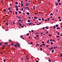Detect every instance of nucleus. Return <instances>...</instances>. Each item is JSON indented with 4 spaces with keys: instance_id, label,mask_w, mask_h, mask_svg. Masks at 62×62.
Here are the masks:
<instances>
[{
    "instance_id": "f257e3e1",
    "label": "nucleus",
    "mask_w": 62,
    "mask_h": 62,
    "mask_svg": "<svg viewBox=\"0 0 62 62\" xmlns=\"http://www.w3.org/2000/svg\"><path fill=\"white\" fill-rule=\"evenodd\" d=\"M16 45H18V47H20V44H19V43H16Z\"/></svg>"
},
{
    "instance_id": "f03ea898",
    "label": "nucleus",
    "mask_w": 62,
    "mask_h": 62,
    "mask_svg": "<svg viewBox=\"0 0 62 62\" xmlns=\"http://www.w3.org/2000/svg\"><path fill=\"white\" fill-rule=\"evenodd\" d=\"M21 5H22V6H21V7L23 6V2L22 1H21Z\"/></svg>"
},
{
    "instance_id": "7ed1b4c3",
    "label": "nucleus",
    "mask_w": 62,
    "mask_h": 62,
    "mask_svg": "<svg viewBox=\"0 0 62 62\" xmlns=\"http://www.w3.org/2000/svg\"><path fill=\"white\" fill-rule=\"evenodd\" d=\"M11 8H10V7H9L8 8V10H10Z\"/></svg>"
},
{
    "instance_id": "20e7f679",
    "label": "nucleus",
    "mask_w": 62,
    "mask_h": 62,
    "mask_svg": "<svg viewBox=\"0 0 62 62\" xmlns=\"http://www.w3.org/2000/svg\"><path fill=\"white\" fill-rule=\"evenodd\" d=\"M15 8H18V7L17 5L15 6Z\"/></svg>"
},
{
    "instance_id": "39448f33",
    "label": "nucleus",
    "mask_w": 62,
    "mask_h": 62,
    "mask_svg": "<svg viewBox=\"0 0 62 62\" xmlns=\"http://www.w3.org/2000/svg\"><path fill=\"white\" fill-rule=\"evenodd\" d=\"M14 46H15V47H17V45L16 44V45H14Z\"/></svg>"
},
{
    "instance_id": "423d86ee",
    "label": "nucleus",
    "mask_w": 62,
    "mask_h": 62,
    "mask_svg": "<svg viewBox=\"0 0 62 62\" xmlns=\"http://www.w3.org/2000/svg\"><path fill=\"white\" fill-rule=\"evenodd\" d=\"M26 5H25V6H26V7H27V6H28V4L27 3H26Z\"/></svg>"
},
{
    "instance_id": "0eeeda50",
    "label": "nucleus",
    "mask_w": 62,
    "mask_h": 62,
    "mask_svg": "<svg viewBox=\"0 0 62 62\" xmlns=\"http://www.w3.org/2000/svg\"><path fill=\"white\" fill-rule=\"evenodd\" d=\"M48 36H49V37H51V36H52V35L48 34Z\"/></svg>"
},
{
    "instance_id": "6e6552de",
    "label": "nucleus",
    "mask_w": 62,
    "mask_h": 62,
    "mask_svg": "<svg viewBox=\"0 0 62 62\" xmlns=\"http://www.w3.org/2000/svg\"><path fill=\"white\" fill-rule=\"evenodd\" d=\"M9 11L10 12V13H12V11L11 10H10H10Z\"/></svg>"
},
{
    "instance_id": "1a4fd4ad",
    "label": "nucleus",
    "mask_w": 62,
    "mask_h": 62,
    "mask_svg": "<svg viewBox=\"0 0 62 62\" xmlns=\"http://www.w3.org/2000/svg\"><path fill=\"white\" fill-rule=\"evenodd\" d=\"M50 19H51V18H49L47 19V21H49V20H50Z\"/></svg>"
},
{
    "instance_id": "9d476101",
    "label": "nucleus",
    "mask_w": 62,
    "mask_h": 62,
    "mask_svg": "<svg viewBox=\"0 0 62 62\" xmlns=\"http://www.w3.org/2000/svg\"><path fill=\"white\" fill-rule=\"evenodd\" d=\"M5 44L6 45H7V44H8V43L7 42H6V43H5Z\"/></svg>"
},
{
    "instance_id": "9b49d317",
    "label": "nucleus",
    "mask_w": 62,
    "mask_h": 62,
    "mask_svg": "<svg viewBox=\"0 0 62 62\" xmlns=\"http://www.w3.org/2000/svg\"><path fill=\"white\" fill-rule=\"evenodd\" d=\"M60 29V28L59 27H57V29Z\"/></svg>"
},
{
    "instance_id": "f8f14e48",
    "label": "nucleus",
    "mask_w": 62,
    "mask_h": 62,
    "mask_svg": "<svg viewBox=\"0 0 62 62\" xmlns=\"http://www.w3.org/2000/svg\"><path fill=\"white\" fill-rule=\"evenodd\" d=\"M26 14H27L28 15L29 14V12H28V13H27Z\"/></svg>"
},
{
    "instance_id": "ddd939ff",
    "label": "nucleus",
    "mask_w": 62,
    "mask_h": 62,
    "mask_svg": "<svg viewBox=\"0 0 62 62\" xmlns=\"http://www.w3.org/2000/svg\"><path fill=\"white\" fill-rule=\"evenodd\" d=\"M56 37L57 38H59V36H57Z\"/></svg>"
},
{
    "instance_id": "4468645a",
    "label": "nucleus",
    "mask_w": 62,
    "mask_h": 62,
    "mask_svg": "<svg viewBox=\"0 0 62 62\" xmlns=\"http://www.w3.org/2000/svg\"><path fill=\"white\" fill-rule=\"evenodd\" d=\"M35 7H36L35 6H34L33 7V8H33L34 9H35Z\"/></svg>"
},
{
    "instance_id": "2eb2a0df",
    "label": "nucleus",
    "mask_w": 62,
    "mask_h": 62,
    "mask_svg": "<svg viewBox=\"0 0 62 62\" xmlns=\"http://www.w3.org/2000/svg\"><path fill=\"white\" fill-rule=\"evenodd\" d=\"M53 52H54V50L53 49L52 51V53H53Z\"/></svg>"
},
{
    "instance_id": "dca6fc26",
    "label": "nucleus",
    "mask_w": 62,
    "mask_h": 62,
    "mask_svg": "<svg viewBox=\"0 0 62 62\" xmlns=\"http://www.w3.org/2000/svg\"><path fill=\"white\" fill-rule=\"evenodd\" d=\"M36 37H37L38 38V37H39V35H37L36 36Z\"/></svg>"
},
{
    "instance_id": "f3484780",
    "label": "nucleus",
    "mask_w": 62,
    "mask_h": 62,
    "mask_svg": "<svg viewBox=\"0 0 62 62\" xmlns=\"http://www.w3.org/2000/svg\"><path fill=\"white\" fill-rule=\"evenodd\" d=\"M18 18H19V19H21V17H18Z\"/></svg>"
},
{
    "instance_id": "a211bd4d",
    "label": "nucleus",
    "mask_w": 62,
    "mask_h": 62,
    "mask_svg": "<svg viewBox=\"0 0 62 62\" xmlns=\"http://www.w3.org/2000/svg\"><path fill=\"white\" fill-rule=\"evenodd\" d=\"M60 55H61V57H62V54H60Z\"/></svg>"
},
{
    "instance_id": "6ab92c4d",
    "label": "nucleus",
    "mask_w": 62,
    "mask_h": 62,
    "mask_svg": "<svg viewBox=\"0 0 62 62\" xmlns=\"http://www.w3.org/2000/svg\"><path fill=\"white\" fill-rule=\"evenodd\" d=\"M49 41H50L49 40H48V41L47 42V43H49Z\"/></svg>"
},
{
    "instance_id": "aec40b11",
    "label": "nucleus",
    "mask_w": 62,
    "mask_h": 62,
    "mask_svg": "<svg viewBox=\"0 0 62 62\" xmlns=\"http://www.w3.org/2000/svg\"><path fill=\"white\" fill-rule=\"evenodd\" d=\"M42 45H43V46H45V44H42Z\"/></svg>"
},
{
    "instance_id": "412c9836",
    "label": "nucleus",
    "mask_w": 62,
    "mask_h": 62,
    "mask_svg": "<svg viewBox=\"0 0 62 62\" xmlns=\"http://www.w3.org/2000/svg\"><path fill=\"white\" fill-rule=\"evenodd\" d=\"M19 25H20V26H21V25H22V24H21V23H20L19 24Z\"/></svg>"
},
{
    "instance_id": "4be33fe9",
    "label": "nucleus",
    "mask_w": 62,
    "mask_h": 62,
    "mask_svg": "<svg viewBox=\"0 0 62 62\" xmlns=\"http://www.w3.org/2000/svg\"><path fill=\"white\" fill-rule=\"evenodd\" d=\"M16 11H18V10H19V9L17 8H16Z\"/></svg>"
},
{
    "instance_id": "5701e85b",
    "label": "nucleus",
    "mask_w": 62,
    "mask_h": 62,
    "mask_svg": "<svg viewBox=\"0 0 62 62\" xmlns=\"http://www.w3.org/2000/svg\"><path fill=\"white\" fill-rule=\"evenodd\" d=\"M2 46H3V47H5V45H3Z\"/></svg>"
},
{
    "instance_id": "b1692460",
    "label": "nucleus",
    "mask_w": 62,
    "mask_h": 62,
    "mask_svg": "<svg viewBox=\"0 0 62 62\" xmlns=\"http://www.w3.org/2000/svg\"><path fill=\"white\" fill-rule=\"evenodd\" d=\"M23 36L21 35V36H20V38H23Z\"/></svg>"
},
{
    "instance_id": "393cba45",
    "label": "nucleus",
    "mask_w": 62,
    "mask_h": 62,
    "mask_svg": "<svg viewBox=\"0 0 62 62\" xmlns=\"http://www.w3.org/2000/svg\"><path fill=\"white\" fill-rule=\"evenodd\" d=\"M55 4H56V6H57V5H58V3H56Z\"/></svg>"
},
{
    "instance_id": "a878e982",
    "label": "nucleus",
    "mask_w": 62,
    "mask_h": 62,
    "mask_svg": "<svg viewBox=\"0 0 62 62\" xmlns=\"http://www.w3.org/2000/svg\"><path fill=\"white\" fill-rule=\"evenodd\" d=\"M56 27H58V26L56 24Z\"/></svg>"
},
{
    "instance_id": "bb28decb",
    "label": "nucleus",
    "mask_w": 62,
    "mask_h": 62,
    "mask_svg": "<svg viewBox=\"0 0 62 62\" xmlns=\"http://www.w3.org/2000/svg\"><path fill=\"white\" fill-rule=\"evenodd\" d=\"M45 29V28H44V27L42 29L43 30H44Z\"/></svg>"
},
{
    "instance_id": "cd10ccee",
    "label": "nucleus",
    "mask_w": 62,
    "mask_h": 62,
    "mask_svg": "<svg viewBox=\"0 0 62 62\" xmlns=\"http://www.w3.org/2000/svg\"><path fill=\"white\" fill-rule=\"evenodd\" d=\"M29 33H28L27 34H26V35L27 36H28L29 35Z\"/></svg>"
},
{
    "instance_id": "c85d7f7f",
    "label": "nucleus",
    "mask_w": 62,
    "mask_h": 62,
    "mask_svg": "<svg viewBox=\"0 0 62 62\" xmlns=\"http://www.w3.org/2000/svg\"><path fill=\"white\" fill-rule=\"evenodd\" d=\"M46 29H49V28H48L47 27H46Z\"/></svg>"
},
{
    "instance_id": "c756f323",
    "label": "nucleus",
    "mask_w": 62,
    "mask_h": 62,
    "mask_svg": "<svg viewBox=\"0 0 62 62\" xmlns=\"http://www.w3.org/2000/svg\"><path fill=\"white\" fill-rule=\"evenodd\" d=\"M40 50L41 51H42V48H40Z\"/></svg>"
},
{
    "instance_id": "7c9ffc66",
    "label": "nucleus",
    "mask_w": 62,
    "mask_h": 62,
    "mask_svg": "<svg viewBox=\"0 0 62 62\" xmlns=\"http://www.w3.org/2000/svg\"><path fill=\"white\" fill-rule=\"evenodd\" d=\"M3 10H4V12H6V10H5V9H4Z\"/></svg>"
},
{
    "instance_id": "2f4dec72",
    "label": "nucleus",
    "mask_w": 62,
    "mask_h": 62,
    "mask_svg": "<svg viewBox=\"0 0 62 62\" xmlns=\"http://www.w3.org/2000/svg\"><path fill=\"white\" fill-rule=\"evenodd\" d=\"M16 5H17V4H18V2H16Z\"/></svg>"
},
{
    "instance_id": "473e14b6",
    "label": "nucleus",
    "mask_w": 62,
    "mask_h": 62,
    "mask_svg": "<svg viewBox=\"0 0 62 62\" xmlns=\"http://www.w3.org/2000/svg\"><path fill=\"white\" fill-rule=\"evenodd\" d=\"M28 22H31V21H30V20H28Z\"/></svg>"
},
{
    "instance_id": "72a5a7b5",
    "label": "nucleus",
    "mask_w": 62,
    "mask_h": 62,
    "mask_svg": "<svg viewBox=\"0 0 62 62\" xmlns=\"http://www.w3.org/2000/svg\"><path fill=\"white\" fill-rule=\"evenodd\" d=\"M34 18L35 19H37V17H34Z\"/></svg>"
},
{
    "instance_id": "f704fd0d",
    "label": "nucleus",
    "mask_w": 62,
    "mask_h": 62,
    "mask_svg": "<svg viewBox=\"0 0 62 62\" xmlns=\"http://www.w3.org/2000/svg\"><path fill=\"white\" fill-rule=\"evenodd\" d=\"M34 15H37V14H38V13L37 14L34 13Z\"/></svg>"
},
{
    "instance_id": "c9c22d12",
    "label": "nucleus",
    "mask_w": 62,
    "mask_h": 62,
    "mask_svg": "<svg viewBox=\"0 0 62 62\" xmlns=\"http://www.w3.org/2000/svg\"><path fill=\"white\" fill-rule=\"evenodd\" d=\"M31 44H33V43L32 42H31L30 43Z\"/></svg>"
},
{
    "instance_id": "e433bc0d",
    "label": "nucleus",
    "mask_w": 62,
    "mask_h": 62,
    "mask_svg": "<svg viewBox=\"0 0 62 62\" xmlns=\"http://www.w3.org/2000/svg\"><path fill=\"white\" fill-rule=\"evenodd\" d=\"M51 45H53V42H51Z\"/></svg>"
},
{
    "instance_id": "4c0bfd02",
    "label": "nucleus",
    "mask_w": 62,
    "mask_h": 62,
    "mask_svg": "<svg viewBox=\"0 0 62 62\" xmlns=\"http://www.w3.org/2000/svg\"><path fill=\"white\" fill-rule=\"evenodd\" d=\"M50 15H53V14H52V13H51L50 14Z\"/></svg>"
},
{
    "instance_id": "58836bf2",
    "label": "nucleus",
    "mask_w": 62,
    "mask_h": 62,
    "mask_svg": "<svg viewBox=\"0 0 62 62\" xmlns=\"http://www.w3.org/2000/svg\"><path fill=\"white\" fill-rule=\"evenodd\" d=\"M7 25H8V23H6Z\"/></svg>"
},
{
    "instance_id": "ea45409f",
    "label": "nucleus",
    "mask_w": 62,
    "mask_h": 62,
    "mask_svg": "<svg viewBox=\"0 0 62 62\" xmlns=\"http://www.w3.org/2000/svg\"><path fill=\"white\" fill-rule=\"evenodd\" d=\"M6 59H5L4 60H3V61L4 62H6Z\"/></svg>"
},
{
    "instance_id": "a19ab883",
    "label": "nucleus",
    "mask_w": 62,
    "mask_h": 62,
    "mask_svg": "<svg viewBox=\"0 0 62 62\" xmlns=\"http://www.w3.org/2000/svg\"><path fill=\"white\" fill-rule=\"evenodd\" d=\"M37 45H38V46H39V44H37Z\"/></svg>"
},
{
    "instance_id": "79ce46f5",
    "label": "nucleus",
    "mask_w": 62,
    "mask_h": 62,
    "mask_svg": "<svg viewBox=\"0 0 62 62\" xmlns=\"http://www.w3.org/2000/svg\"><path fill=\"white\" fill-rule=\"evenodd\" d=\"M54 49H56V47H54Z\"/></svg>"
},
{
    "instance_id": "37998d69",
    "label": "nucleus",
    "mask_w": 62,
    "mask_h": 62,
    "mask_svg": "<svg viewBox=\"0 0 62 62\" xmlns=\"http://www.w3.org/2000/svg\"><path fill=\"white\" fill-rule=\"evenodd\" d=\"M51 59H50V60H48L49 61V62H51Z\"/></svg>"
},
{
    "instance_id": "c03bdc74",
    "label": "nucleus",
    "mask_w": 62,
    "mask_h": 62,
    "mask_svg": "<svg viewBox=\"0 0 62 62\" xmlns=\"http://www.w3.org/2000/svg\"><path fill=\"white\" fill-rule=\"evenodd\" d=\"M46 34H47V33H48V31H47V32H46Z\"/></svg>"
},
{
    "instance_id": "a18cd8bd",
    "label": "nucleus",
    "mask_w": 62,
    "mask_h": 62,
    "mask_svg": "<svg viewBox=\"0 0 62 62\" xmlns=\"http://www.w3.org/2000/svg\"><path fill=\"white\" fill-rule=\"evenodd\" d=\"M35 34V35H37V33H36Z\"/></svg>"
},
{
    "instance_id": "49530a36",
    "label": "nucleus",
    "mask_w": 62,
    "mask_h": 62,
    "mask_svg": "<svg viewBox=\"0 0 62 62\" xmlns=\"http://www.w3.org/2000/svg\"><path fill=\"white\" fill-rule=\"evenodd\" d=\"M55 26H54V29H55Z\"/></svg>"
},
{
    "instance_id": "de8ad7c7",
    "label": "nucleus",
    "mask_w": 62,
    "mask_h": 62,
    "mask_svg": "<svg viewBox=\"0 0 62 62\" xmlns=\"http://www.w3.org/2000/svg\"><path fill=\"white\" fill-rule=\"evenodd\" d=\"M2 43H0V46H1V45H2Z\"/></svg>"
},
{
    "instance_id": "09e8293b",
    "label": "nucleus",
    "mask_w": 62,
    "mask_h": 62,
    "mask_svg": "<svg viewBox=\"0 0 62 62\" xmlns=\"http://www.w3.org/2000/svg\"><path fill=\"white\" fill-rule=\"evenodd\" d=\"M26 59H27V60H28L29 59V58H26Z\"/></svg>"
},
{
    "instance_id": "8fccbe9b",
    "label": "nucleus",
    "mask_w": 62,
    "mask_h": 62,
    "mask_svg": "<svg viewBox=\"0 0 62 62\" xmlns=\"http://www.w3.org/2000/svg\"><path fill=\"white\" fill-rule=\"evenodd\" d=\"M21 27H22V28H23L24 26H21Z\"/></svg>"
},
{
    "instance_id": "3c124183",
    "label": "nucleus",
    "mask_w": 62,
    "mask_h": 62,
    "mask_svg": "<svg viewBox=\"0 0 62 62\" xmlns=\"http://www.w3.org/2000/svg\"><path fill=\"white\" fill-rule=\"evenodd\" d=\"M60 0H58V2H60Z\"/></svg>"
},
{
    "instance_id": "603ef678",
    "label": "nucleus",
    "mask_w": 62,
    "mask_h": 62,
    "mask_svg": "<svg viewBox=\"0 0 62 62\" xmlns=\"http://www.w3.org/2000/svg\"><path fill=\"white\" fill-rule=\"evenodd\" d=\"M2 49H5V47H3L2 48Z\"/></svg>"
},
{
    "instance_id": "864d4df0",
    "label": "nucleus",
    "mask_w": 62,
    "mask_h": 62,
    "mask_svg": "<svg viewBox=\"0 0 62 62\" xmlns=\"http://www.w3.org/2000/svg\"><path fill=\"white\" fill-rule=\"evenodd\" d=\"M42 21L44 20V18H42Z\"/></svg>"
},
{
    "instance_id": "5fc2aeb1",
    "label": "nucleus",
    "mask_w": 62,
    "mask_h": 62,
    "mask_svg": "<svg viewBox=\"0 0 62 62\" xmlns=\"http://www.w3.org/2000/svg\"><path fill=\"white\" fill-rule=\"evenodd\" d=\"M6 30H7V31H8V29H6Z\"/></svg>"
},
{
    "instance_id": "6e6d98bb",
    "label": "nucleus",
    "mask_w": 62,
    "mask_h": 62,
    "mask_svg": "<svg viewBox=\"0 0 62 62\" xmlns=\"http://www.w3.org/2000/svg\"><path fill=\"white\" fill-rule=\"evenodd\" d=\"M46 47H48V45H46Z\"/></svg>"
},
{
    "instance_id": "4d7b16f0",
    "label": "nucleus",
    "mask_w": 62,
    "mask_h": 62,
    "mask_svg": "<svg viewBox=\"0 0 62 62\" xmlns=\"http://www.w3.org/2000/svg\"><path fill=\"white\" fill-rule=\"evenodd\" d=\"M42 43H44V41H42Z\"/></svg>"
},
{
    "instance_id": "13d9d810",
    "label": "nucleus",
    "mask_w": 62,
    "mask_h": 62,
    "mask_svg": "<svg viewBox=\"0 0 62 62\" xmlns=\"http://www.w3.org/2000/svg\"><path fill=\"white\" fill-rule=\"evenodd\" d=\"M39 24H41V23H39Z\"/></svg>"
},
{
    "instance_id": "bf43d9fd",
    "label": "nucleus",
    "mask_w": 62,
    "mask_h": 62,
    "mask_svg": "<svg viewBox=\"0 0 62 62\" xmlns=\"http://www.w3.org/2000/svg\"><path fill=\"white\" fill-rule=\"evenodd\" d=\"M58 33L57 34V35H59V34H60V33H59V32H58Z\"/></svg>"
},
{
    "instance_id": "052dcab7",
    "label": "nucleus",
    "mask_w": 62,
    "mask_h": 62,
    "mask_svg": "<svg viewBox=\"0 0 62 62\" xmlns=\"http://www.w3.org/2000/svg\"><path fill=\"white\" fill-rule=\"evenodd\" d=\"M54 39H53L52 40V41H54Z\"/></svg>"
},
{
    "instance_id": "680f3d73",
    "label": "nucleus",
    "mask_w": 62,
    "mask_h": 62,
    "mask_svg": "<svg viewBox=\"0 0 62 62\" xmlns=\"http://www.w3.org/2000/svg\"><path fill=\"white\" fill-rule=\"evenodd\" d=\"M38 20H39V21H41V19H38Z\"/></svg>"
},
{
    "instance_id": "e2e57ef3",
    "label": "nucleus",
    "mask_w": 62,
    "mask_h": 62,
    "mask_svg": "<svg viewBox=\"0 0 62 62\" xmlns=\"http://www.w3.org/2000/svg\"><path fill=\"white\" fill-rule=\"evenodd\" d=\"M18 12H19V14H21V12H20L19 11H18Z\"/></svg>"
},
{
    "instance_id": "0e129e2a",
    "label": "nucleus",
    "mask_w": 62,
    "mask_h": 62,
    "mask_svg": "<svg viewBox=\"0 0 62 62\" xmlns=\"http://www.w3.org/2000/svg\"><path fill=\"white\" fill-rule=\"evenodd\" d=\"M59 21H60V22H61V21L62 20L61 19H60L59 20Z\"/></svg>"
},
{
    "instance_id": "69168bd1",
    "label": "nucleus",
    "mask_w": 62,
    "mask_h": 62,
    "mask_svg": "<svg viewBox=\"0 0 62 62\" xmlns=\"http://www.w3.org/2000/svg\"><path fill=\"white\" fill-rule=\"evenodd\" d=\"M11 41V40H9V42H10V41Z\"/></svg>"
},
{
    "instance_id": "338daca9",
    "label": "nucleus",
    "mask_w": 62,
    "mask_h": 62,
    "mask_svg": "<svg viewBox=\"0 0 62 62\" xmlns=\"http://www.w3.org/2000/svg\"><path fill=\"white\" fill-rule=\"evenodd\" d=\"M36 62H39V61H38V60H36Z\"/></svg>"
},
{
    "instance_id": "774afa93",
    "label": "nucleus",
    "mask_w": 62,
    "mask_h": 62,
    "mask_svg": "<svg viewBox=\"0 0 62 62\" xmlns=\"http://www.w3.org/2000/svg\"><path fill=\"white\" fill-rule=\"evenodd\" d=\"M11 45H12V46H13V44H11Z\"/></svg>"
}]
</instances>
